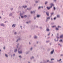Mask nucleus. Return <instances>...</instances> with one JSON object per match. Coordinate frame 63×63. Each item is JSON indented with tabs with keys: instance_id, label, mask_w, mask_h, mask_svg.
<instances>
[{
	"instance_id": "61",
	"label": "nucleus",
	"mask_w": 63,
	"mask_h": 63,
	"mask_svg": "<svg viewBox=\"0 0 63 63\" xmlns=\"http://www.w3.org/2000/svg\"><path fill=\"white\" fill-rule=\"evenodd\" d=\"M29 44H31L30 42H29Z\"/></svg>"
},
{
	"instance_id": "20",
	"label": "nucleus",
	"mask_w": 63,
	"mask_h": 63,
	"mask_svg": "<svg viewBox=\"0 0 63 63\" xmlns=\"http://www.w3.org/2000/svg\"><path fill=\"white\" fill-rule=\"evenodd\" d=\"M5 56H6V57H8V56L6 54H5Z\"/></svg>"
},
{
	"instance_id": "30",
	"label": "nucleus",
	"mask_w": 63,
	"mask_h": 63,
	"mask_svg": "<svg viewBox=\"0 0 63 63\" xmlns=\"http://www.w3.org/2000/svg\"><path fill=\"white\" fill-rule=\"evenodd\" d=\"M19 58H22V57H21V56H19Z\"/></svg>"
},
{
	"instance_id": "62",
	"label": "nucleus",
	"mask_w": 63,
	"mask_h": 63,
	"mask_svg": "<svg viewBox=\"0 0 63 63\" xmlns=\"http://www.w3.org/2000/svg\"><path fill=\"white\" fill-rule=\"evenodd\" d=\"M28 63H30V62H28Z\"/></svg>"
},
{
	"instance_id": "57",
	"label": "nucleus",
	"mask_w": 63,
	"mask_h": 63,
	"mask_svg": "<svg viewBox=\"0 0 63 63\" xmlns=\"http://www.w3.org/2000/svg\"><path fill=\"white\" fill-rule=\"evenodd\" d=\"M57 61H58V62H59V60H57Z\"/></svg>"
},
{
	"instance_id": "44",
	"label": "nucleus",
	"mask_w": 63,
	"mask_h": 63,
	"mask_svg": "<svg viewBox=\"0 0 63 63\" xmlns=\"http://www.w3.org/2000/svg\"><path fill=\"white\" fill-rule=\"evenodd\" d=\"M29 23V22H26V23H27V24H28V23Z\"/></svg>"
},
{
	"instance_id": "4",
	"label": "nucleus",
	"mask_w": 63,
	"mask_h": 63,
	"mask_svg": "<svg viewBox=\"0 0 63 63\" xmlns=\"http://www.w3.org/2000/svg\"><path fill=\"white\" fill-rule=\"evenodd\" d=\"M22 51H18V53H19V54H20V53H22Z\"/></svg>"
},
{
	"instance_id": "9",
	"label": "nucleus",
	"mask_w": 63,
	"mask_h": 63,
	"mask_svg": "<svg viewBox=\"0 0 63 63\" xmlns=\"http://www.w3.org/2000/svg\"><path fill=\"white\" fill-rule=\"evenodd\" d=\"M53 52H54V49H53V50L51 51V54H52Z\"/></svg>"
},
{
	"instance_id": "60",
	"label": "nucleus",
	"mask_w": 63,
	"mask_h": 63,
	"mask_svg": "<svg viewBox=\"0 0 63 63\" xmlns=\"http://www.w3.org/2000/svg\"><path fill=\"white\" fill-rule=\"evenodd\" d=\"M61 56H63V55H61Z\"/></svg>"
},
{
	"instance_id": "32",
	"label": "nucleus",
	"mask_w": 63,
	"mask_h": 63,
	"mask_svg": "<svg viewBox=\"0 0 63 63\" xmlns=\"http://www.w3.org/2000/svg\"><path fill=\"white\" fill-rule=\"evenodd\" d=\"M53 9L54 10H55L56 9V8H55V7H53Z\"/></svg>"
},
{
	"instance_id": "6",
	"label": "nucleus",
	"mask_w": 63,
	"mask_h": 63,
	"mask_svg": "<svg viewBox=\"0 0 63 63\" xmlns=\"http://www.w3.org/2000/svg\"><path fill=\"white\" fill-rule=\"evenodd\" d=\"M16 24H13L12 25V26L13 28L15 27H16Z\"/></svg>"
},
{
	"instance_id": "25",
	"label": "nucleus",
	"mask_w": 63,
	"mask_h": 63,
	"mask_svg": "<svg viewBox=\"0 0 63 63\" xmlns=\"http://www.w3.org/2000/svg\"><path fill=\"white\" fill-rule=\"evenodd\" d=\"M34 58V57H31V59H33Z\"/></svg>"
},
{
	"instance_id": "42",
	"label": "nucleus",
	"mask_w": 63,
	"mask_h": 63,
	"mask_svg": "<svg viewBox=\"0 0 63 63\" xmlns=\"http://www.w3.org/2000/svg\"><path fill=\"white\" fill-rule=\"evenodd\" d=\"M56 19V17H55V18H54V20H55V19Z\"/></svg>"
},
{
	"instance_id": "26",
	"label": "nucleus",
	"mask_w": 63,
	"mask_h": 63,
	"mask_svg": "<svg viewBox=\"0 0 63 63\" xmlns=\"http://www.w3.org/2000/svg\"><path fill=\"white\" fill-rule=\"evenodd\" d=\"M27 17V16L26 15H24V17Z\"/></svg>"
},
{
	"instance_id": "8",
	"label": "nucleus",
	"mask_w": 63,
	"mask_h": 63,
	"mask_svg": "<svg viewBox=\"0 0 63 63\" xmlns=\"http://www.w3.org/2000/svg\"><path fill=\"white\" fill-rule=\"evenodd\" d=\"M47 19H49V20L50 19V17H47Z\"/></svg>"
},
{
	"instance_id": "38",
	"label": "nucleus",
	"mask_w": 63,
	"mask_h": 63,
	"mask_svg": "<svg viewBox=\"0 0 63 63\" xmlns=\"http://www.w3.org/2000/svg\"><path fill=\"white\" fill-rule=\"evenodd\" d=\"M61 41H62V40H61L59 41V42H61Z\"/></svg>"
},
{
	"instance_id": "23",
	"label": "nucleus",
	"mask_w": 63,
	"mask_h": 63,
	"mask_svg": "<svg viewBox=\"0 0 63 63\" xmlns=\"http://www.w3.org/2000/svg\"><path fill=\"white\" fill-rule=\"evenodd\" d=\"M53 13H51V16H52V15H53Z\"/></svg>"
},
{
	"instance_id": "52",
	"label": "nucleus",
	"mask_w": 63,
	"mask_h": 63,
	"mask_svg": "<svg viewBox=\"0 0 63 63\" xmlns=\"http://www.w3.org/2000/svg\"><path fill=\"white\" fill-rule=\"evenodd\" d=\"M56 0H54V2H55L56 1Z\"/></svg>"
},
{
	"instance_id": "56",
	"label": "nucleus",
	"mask_w": 63,
	"mask_h": 63,
	"mask_svg": "<svg viewBox=\"0 0 63 63\" xmlns=\"http://www.w3.org/2000/svg\"><path fill=\"white\" fill-rule=\"evenodd\" d=\"M1 18H2L1 17V16H0V19Z\"/></svg>"
},
{
	"instance_id": "43",
	"label": "nucleus",
	"mask_w": 63,
	"mask_h": 63,
	"mask_svg": "<svg viewBox=\"0 0 63 63\" xmlns=\"http://www.w3.org/2000/svg\"><path fill=\"white\" fill-rule=\"evenodd\" d=\"M36 18V17H34V19H35Z\"/></svg>"
},
{
	"instance_id": "16",
	"label": "nucleus",
	"mask_w": 63,
	"mask_h": 63,
	"mask_svg": "<svg viewBox=\"0 0 63 63\" xmlns=\"http://www.w3.org/2000/svg\"><path fill=\"white\" fill-rule=\"evenodd\" d=\"M46 31L47 32H48L49 31V29H48L47 28L46 29Z\"/></svg>"
},
{
	"instance_id": "18",
	"label": "nucleus",
	"mask_w": 63,
	"mask_h": 63,
	"mask_svg": "<svg viewBox=\"0 0 63 63\" xmlns=\"http://www.w3.org/2000/svg\"><path fill=\"white\" fill-rule=\"evenodd\" d=\"M20 40V38H19L16 41V42H18V41H19V40Z\"/></svg>"
},
{
	"instance_id": "1",
	"label": "nucleus",
	"mask_w": 63,
	"mask_h": 63,
	"mask_svg": "<svg viewBox=\"0 0 63 63\" xmlns=\"http://www.w3.org/2000/svg\"><path fill=\"white\" fill-rule=\"evenodd\" d=\"M22 14H21V13H20V16H21V18H23V17H24V16H22Z\"/></svg>"
},
{
	"instance_id": "47",
	"label": "nucleus",
	"mask_w": 63,
	"mask_h": 63,
	"mask_svg": "<svg viewBox=\"0 0 63 63\" xmlns=\"http://www.w3.org/2000/svg\"><path fill=\"white\" fill-rule=\"evenodd\" d=\"M61 59H60V60L59 61H60H60H61Z\"/></svg>"
},
{
	"instance_id": "53",
	"label": "nucleus",
	"mask_w": 63,
	"mask_h": 63,
	"mask_svg": "<svg viewBox=\"0 0 63 63\" xmlns=\"http://www.w3.org/2000/svg\"><path fill=\"white\" fill-rule=\"evenodd\" d=\"M53 19H52V18H51V20H52Z\"/></svg>"
},
{
	"instance_id": "54",
	"label": "nucleus",
	"mask_w": 63,
	"mask_h": 63,
	"mask_svg": "<svg viewBox=\"0 0 63 63\" xmlns=\"http://www.w3.org/2000/svg\"><path fill=\"white\" fill-rule=\"evenodd\" d=\"M36 27L37 28H38V26H36Z\"/></svg>"
},
{
	"instance_id": "48",
	"label": "nucleus",
	"mask_w": 63,
	"mask_h": 63,
	"mask_svg": "<svg viewBox=\"0 0 63 63\" xmlns=\"http://www.w3.org/2000/svg\"><path fill=\"white\" fill-rule=\"evenodd\" d=\"M33 48H32V47L31 48V50H32V49Z\"/></svg>"
},
{
	"instance_id": "63",
	"label": "nucleus",
	"mask_w": 63,
	"mask_h": 63,
	"mask_svg": "<svg viewBox=\"0 0 63 63\" xmlns=\"http://www.w3.org/2000/svg\"><path fill=\"white\" fill-rule=\"evenodd\" d=\"M37 44H38V42H37Z\"/></svg>"
},
{
	"instance_id": "50",
	"label": "nucleus",
	"mask_w": 63,
	"mask_h": 63,
	"mask_svg": "<svg viewBox=\"0 0 63 63\" xmlns=\"http://www.w3.org/2000/svg\"><path fill=\"white\" fill-rule=\"evenodd\" d=\"M48 61H49V60H47V62H48Z\"/></svg>"
},
{
	"instance_id": "40",
	"label": "nucleus",
	"mask_w": 63,
	"mask_h": 63,
	"mask_svg": "<svg viewBox=\"0 0 63 63\" xmlns=\"http://www.w3.org/2000/svg\"><path fill=\"white\" fill-rule=\"evenodd\" d=\"M51 60H54V59H51Z\"/></svg>"
},
{
	"instance_id": "5",
	"label": "nucleus",
	"mask_w": 63,
	"mask_h": 63,
	"mask_svg": "<svg viewBox=\"0 0 63 63\" xmlns=\"http://www.w3.org/2000/svg\"><path fill=\"white\" fill-rule=\"evenodd\" d=\"M1 26H3V27H4L5 26V24H3V23L1 24Z\"/></svg>"
},
{
	"instance_id": "7",
	"label": "nucleus",
	"mask_w": 63,
	"mask_h": 63,
	"mask_svg": "<svg viewBox=\"0 0 63 63\" xmlns=\"http://www.w3.org/2000/svg\"><path fill=\"white\" fill-rule=\"evenodd\" d=\"M46 13L47 15V16H49V13L46 12Z\"/></svg>"
},
{
	"instance_id": "24",
	"label": "nucleus",
	"mask_w": 63,
	"mask_h": 63,
	"mask_svg": "<svg viewBox=\"0 0 63 63\" xmlns=\"http://www.w3.org/2000/svg\"><path fill=\"white\" fill-rule=\"evenodd\" d=\"M57 17H58V18L60 17V16H59V15H57Z\"/></svg>"
},
{
	"instance_id": "14",
	"label": "nucleus",
	"mask_w": 63,
	"mask_h": 63,
	"mask_svg": "<svg viewBox=\"0 0 63 63\" xmlns=\"http://www.w3.org/2000/svg\"><path fill=\"white\" fill-rule=\"evenodd\" d=\"M47 3H48V2L46 1L45 3V5H47Z\"/></svg>"
},
{
	"instance_id": "34",
	"label": "nucleus",
	"mask_w": 63,
	"mask_h": 63,
	"mask_svg": "<svg viewBox=\"0 0 63 63\" xmlns=\"http://www.w3.org/2000/svg\"><path fill=\"white\" fill-rule=\"evenodd\" d=\"M38 2H39V1H36L35 3H38Z\"/></svg>"
},
{
	"instance_id": "3",
	"label": "nucleus",
	"mask_w": 63,
	"mask_h": 63,
	"mask_svg": "<svg viewBox=\"0 0 63 63\" xmlns=\"http://www.w3.org/2000/svg\"><path fill=\"white\" fill-rule=\"evenodd\" d=\"M31 14H34V13H35V11H33V12L32 11L31 12Z\"/></svg>"
},
{
	"instance_id": "28",
	"label": "nucleus",
	"mask_w": 63,
	"mask_h": 63,
	"mask_svg": "<svg viewBox=\"0 0 63 63\" xmlns=\"http://www.w3.org/2000/svg\"><path fill=\"white\" fill-rule=\"evenodd\" d=\"M29 51H28V52H26V54H28V53H29Z\"/></svg>"
},
{
	"instance_id": "46",
	"label": "nucleus",
	"mask_w": 63,
	"mask_h": 63,
	"mask_svg": "<svg viewBox=\"0 0 63 63\" xmlns=\"http://www.w3.org/2000/svg\"><path fill=\"white\" fill-rule=\"evenodd\" d=\"M52 7V6H51L50 7H49L50 8H50H51Z\"/></svg>"
},
{
	"instance_id": "51",
	"label": "nucleus",
	"mask_w": 63,
	"mask_h": 63,
	"mask_svg": "<svg viewBox=\"0 0 63 63\" xmlns=\"http://www.w3.org/2000/svg\"><path fill=\"white\" fill-rule=\"evenodd\" d=\"M5 47H3V49H5Z\"/></svg>"
},
{
	"instance_id": "37",
	"label": "nucleus",
	"mask_w": 63,
	"mask_h": 63,
	"mask_svg": "<svg viewBox=\"0 0 63 63\" xmlns=\"http://www.w3.org/2000/svg\"><path fill=\"white\" fill-rule=\"evenodd\" d=\"M48 42H49V41H47L46 42V43H48Z\"/></svg>"
},
{
	"instance_id": "41",
	"label": "nucleus",
	"mask_w": 63,
	"mask_h": 63,
	"mask_svg": "<svg viewBox=\"0 0 63 63\" xmlns=\"http://www.w3.org/2000/svg\"><path fill=\"white\" fill-rule=\"evenodd\" d=\"M11 10H13V8H11Z\"/></svg>"
},
{
	"instance_id": "36",
	"label": "nucleus",
	"mask_w": 63,
	"mask_h": 63,
	"mask_svg": "<svg viewBox=\"0 0 63 63\" xmlns=\"http://www.w3.org/2000/svg\"><path fill=\"white\" fill-rule=\"evenodd\" d=\"M58 45L59 46H60V47H61V45L60 44H59Z\"/></svg>"
},
{
	"instance_id": "64",
	"label": "nucleus",
	"mask_w": 63,
	"mask_h": 63,
	"mask_svg": "<svg viewBox=\"0 0 63 63\" xmlns=\"http://www.w3.org/2000/svg\"><path fill=\"white\" fill-rule=\"evenodd\" d=\"M50 45H51V43H50Z\"/></svg>"
},
{
	"instance_id": "27",
	"label": "nucleus",
	"mask_w": 63,
	"mask_h": 63,
	"mask_svg": "<svg viewBox=\"0 0 63 63\" xmlns=\"http://www.w3.org/2000/svg\"><path fill=\"white\" fill-rule=\"evenodd\" d=\"M52 27H53V28L56 27V26H52Z\"/></svg>"
},
{
	"instance_id": "31",
	"label": "nucleus",
	"mask_w": 63,
	"mask_h": 63,
	"mask_svg": "<svg viewBox=\"0 0 63 63\" xmlns=\"http://www.w3.org/2000/svg\"><path fill=\"white\" fill-rule=\"evenodd\" d=\"M37 17H40V15H37Z\"/></svg>"
},
{
	"instance_id": "12",
	"label": "nucleus",
	"mask_w": 63,
	"mask_h": 63,
	"mask_svg": "<svg viewBox=\"0 0 63 63\" xmlns=\"http://www.w3.org/2000/svg\"><path fill=\"white\" fill-rule=\"evenodd\" d=\"M32 8L31 7H30L29 8H28L27 9L28 10H30Z\"/></svg>"
},
{
	"instance_id": "17",
	"label": "nucleus",
	"mask_w": 63,
	"mask_h": 63,
	"mask_svg": "<svg viewBox=\"0 0 63 63\" xmlns=\"http://www.w3.org/2000/svg\"><path fill=\"white\" fill-rule=\"evenodd\" d=\"M56 30H59V29L57 28H56Z\"/></svg>"
},
{
	"instance_id": "15",
	"label": "nucleus",
	"mask_w": 63,
	"mask_h": 63,
	"mask_svg": "<svg viewBox=\"0 0 63 63\" xmlns=\"http://www.w3.org/2000/svg\"><path fill=\"white\" fill-rule=\"evenodd\" d=\"M63 35H61L60 36V38H62L63 37Z\"/></svg>"
},
{
	"instance_id": "13",
	"label": "nucleus",
	"mask_w": 63,
	"mask_h": 63,
	"mask_svg": "<svg viewBox=\"0 0 63 63\" xmlns=\"http://www.w3.org/2000/svg\"><path fill=\"white\" fill-rule=\"evenodd\" d=\"M50 5L51 6H54V5L52 3H51L50 4Z\"/></svg>"
},
{
	"instance_id": "11",
	"label": "nucleus",
	"mask_w": 63,
	"mask_h": 63,
	"mask_svg": "<svg viewBox=\"0 0 63 63\" xmlns=\"http://www.w3.org/2000/svg\"><path fill=\"white\" fill-rule=\"evenodd\" d=\"M22 7L24 8H26L27 7V6H22Z\"/></svg>"
},
{
	"instance_id": "21",
	"label": "nucleus",
	"mask_w": 63,
	"mask_h": 63,
	"mask_svg": "<svg viewBox=\"0 0 63 63\" xmlns=\"http://www.w3.org/2000/svg\"><path fill=\"white\" fill-rule=\"evenodd\" d=\"M47 8L48 10H49V9H50V8L49 7H47Z\"/></svg>"
},
{
	"instance_id": "49",
	"label": "nucleus",
	"mask_w": 63,
	"mask_h": 63,
	"mask_svg": "<svg viewBox=\"0 0 63 63\" xmlns=\"http://www.w3.org/2000/svg\"><path fill=\"white\" fill-rule=\"evenodd\" d=\"M13 56H15V54H14L13 55Z\"/></svg>"
},
{
	"instance_id": "55",
	"label": "nucleus",
	"mask_w": 63,
	"mask_h": 63,
	"mask_svg": "<svg viewBox=\"0 0 63 63\" xmlns=\"http://www.w3.org/2000/svg\"><path fill=\"white\" fill-rule=\"evenodd\" d=\"M41 8H42V9H43V6H42L41 7Z\"/></svg>"
},
{
	"instance_id": "10",
	"label": "nucleus",
	"mask_w": 63,
	"mask_h": 63,
	"mask_svg": "<svg viewBox=\"0 0 63 63\" xmlns=\"http://www.w3.org/2000/svg\"><path fill=\"white\" fill-rule=\"evenodd\" d=\"M16 51H17V49H16L14 50V52H16Z\"/></svg>"
},
{
	"instance_id": "19",
	"label": "nucleus",
	"mask_w": 63,
	"mask_h": 63,
	"mask_svg": "<svg viewBox=\"0 0 63 63\" xmlns=\"http://www.w3.org/2000/svg\"><path fill=\"white\" fill-rule=\"evenodd\" d=\"M9 15V16H12V13H10Z\"/></svg>"
},
{
	"instance_id": "45",
	"label": "nucleus",
	"mask_w": 63,
	"mask_h": 63,
	"mask_svg": "<svg viewBox=\"0 0 63 63\" xmlns=\"http://www.w3.org/2000/svg\"><path fill=\"white\" fill-rule=\"evenodd\" d=\"M50 35V33H49L48 34V36H49Z\"/></svg>"
},
{
	"instance_id": "29",
	"label": "nucleus",
	"mask_w": 63,
	"mask_h": 63,
	"mask_svg": "<svg viewBox=\"0 0 63 63\" xmlns=\"http://www.w3.org/2000/svg\"><path fill=\"white\" fill-rule=\"evenodd\" d=\"M18 45H19V44H18V43L17 44V46H16V47L17 48H18Z\"/></svg>"
},
{
	"instance_id": "22",
	"label": "nucleus",
	"mask_w": 63,
	"mask_h": 63,
	"mask_svg": "<svg viewBox=\"0 0 63 63\" xmlns=\"http://www.w3.org/2000/svg\"><path fill=\"white\" fill-rule=\"evenodd\" d=\"M37 38V36H35L34 37V39H36V38Z\"/></svg>"
},
{
	"instance_id": "59",
	"label": "nucleus",
	"mask_w": 63,
	"mask_h": 63,
	"mask_svg": "<svg viewBox=\"0 0 63 63\" xmlns=\"http://www.w3.org/2000/svg\"><path fill=\"white\" fill-rule=\"evenodd\" d=\"M57 36H58V33H57Z\"/></svg>"
},
{
	"instance_id": "35",
	"label": "nucleus",
	"mask_w": 63,
	"mask_h": 63,
	"mask_svg": "<svg viewBox=\"0 0 63 63\" xmlns=\"http://www.w3.org/2000/svg\"><path fill=\"white\" fill-rule=\"evenodd\" d=\"M41 8V6H39V7H38V9H40Z\"/></svg>"
},
{
	"instance_id": "58",
	"label": "nucleus",
	"mask_w": 63,
	"mask_h": 63,
	"mask_svg": "<svg viewBox=\"0 0 63 63\" xmlns=\"http://www.w3.org/2000/svg\"><path fill=\"white\" fill-rule=\"evenodd\" d=\"M20 27L21 28H22V26H20Z\"/></svg>"
},
{
	"instance_id": "2",
	"label": "nucleus",
	"mask_w": 63,
	"mask_h": 63,
	"mask_svg": "<svg viewBox=\"0 0 63 63\" xmlns=\"http://www.w3.org/2000/svg\"><path fill=\"white\" fill-rule=\"evenodd\" d=\"M57 38L58 39L57 40H56V39H54V40L55 42H57V41H58V38H59V37H58V36H57Z\"/></svg>"
},
{
	"instance_id": "33",
	"label": "nucleus",
	"mask_w": 63,
	"mask_h": 63,
	"mask_svg": "<svg viewBox=\"0 0 63 63\" xmlns=\"http://www.w3.org/2000/svg\"><path fill=\"white\" fill-rule=\"evenodd\" d=\"M58 28H61V26H58Z\"/></svg>"
},
{
	"instance_id": "39",
	"label": "nucleus",
	"mask_w": 63,
	"mask_h": 63,
	"mask_svg": "<svg viewBox=\"0 0 63 63\" xmlns=\"http://www.w3.org/2000/svg\"><path fill=\"white\" fill-rule=\"evenodd\" d=\"M14 34L16 35V32H15L14 33Z\"/></svg>"
}]
</instances>
